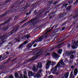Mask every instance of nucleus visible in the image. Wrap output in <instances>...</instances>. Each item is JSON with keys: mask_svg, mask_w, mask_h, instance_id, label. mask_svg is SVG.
<instances>
[{"mask_svg": "<svg viewBox=\"0 0 78 78\" xmlns=\"http://www.w3.org/2000/svg\"><path fill=\"white\" fill-rule=\"evenodd\" d=\"M8 58V56H6V55H4V56H2V60H5V59H6Z\"/></svg>", "mask_w": 78, "mask_h": 78, "instance_id": "27", "label": "nucleus"}, {"mask_svg": "<svg viewBox=\"0 0 78 78\" xmlns=\"http://www.w3.org/2000/svg\"><path fill=\"white\" fill-rule=\"evenodd\" d=\"M11 58H9L7 60V62H9V61H10L11 60Z\"/></svg>", "mask_w": 78, "mask_h": 78, "instance_id": "44", "label": "nucleus"}, {"mask_svg": "<svg viewBox=\"0 0 78 78\" xmlns=\"http://www.w3.org/2000/svg\"><path fill=\"white\" fill-rule=\"evenodd\" d=\"M42 53V52L41 51H39L36 54H35L36 56H34L33 58H30L29 60H28V62H31V61H34V60H36V59L38 58V57L39 56V55L40 54Z\"/></svg>", "mask_w": 78, "mask_h": 78, "instance_id": "4", "label": "nucleus"}, {"mask_svg": "<svg viewBox=\"0 0 78 78\" xmlns=\"http://www.w3.org/2000/svg\"><path fill=\"white\" fill-rule=\"evenodd\" d=\"M10 2V1L9 0H6L5 1V4H7V3H8V2Z\"/></svg>", "mask_w": 78, "mask_h": 78, "instance_id": "42", "label": "nucleus"}, {"mask_svg": "<svg viewBox=\"0 0 78 78\" xmlns=\"http://www.w3.org/2000/svg\"><path fill=\"white\" fill-rule=\"evenodd\" d=\"M73 0H69L68 1V3L69 5H70V4H72V3H73Z\"/></svg>", "mask_w": 78, "mask_h": 78, "instance_id": "33", "label": "nucleus"}, {"mask_svg": "<svg viewBox=\"0 0 78 78\" xmlns=\"http://www.w3.org/2000/svg\"><path fill=\"white\" fill-rule=\"evenodd\" d=\"M71 9V5H70L69 6H68L66 8V10L67 11H69Z\"/></svg>", "mask_w": 78, "mask_h": 78, "instance_id": "32", "label": "nucleus"}, {"mask_svg": "<svg viewBox=\"0 0 78 78\" xmlns=\"http://www.w3.org/2000/svg\"><path fill=\"white\" fill-rule=\"evenodd\" d=\"M43 1H44L43 0H39L38 1H37L36 3H34L32 5V6H34V5L36 4H41V3H42L43 2Z\"/></svg>", "mask_w": 78, "mask_h": 78, "instance_id": "15", "label": "nucleus"}, {"mask_svg": "<svg viewBox=\"0 0 78 78\" xmlns=\"http://www.w3.org/2000/svg\"><path fill=\"white\" fill-rule=\"evenodd\" d=\"M16 59H17V58H14V59L12 60H11V61H12V62H13V61H16Z\"/></svg>", "mask_w": 78, "mask_h": 78, "instance_id": "50", "label": "nucleus"}, {"mask_svg": "<svg viewBox=\"0 0 78 78\" xmlns=\"http://www.w3.org/2000/svg\"><path fill=\"white\" fill-rule=\"evenodd\" d=\"M27 43L28 41H24L23 43H22L18 47V49H20V48H22V46L23 45H26V44H27Z\"/></svg>", "mask_w": 78, "mask_h": 78, "instance_id": "10", "label": "nucleus"}, {"mask_svg": "<svg viewBox=\"0 0 78 78\" xmlns=\"http://www.w3.org/2000/svg\"><path fill=\"white\" fill-rule=\"evenodd\" d=\"M36 67L37 68V69H41V68H42V63L41 62L38 63L37 65V66Z\"/></svg>", "mask_w": 78, "mask_h": 78, "instance_id": "17", "label": "nucleus"}, {"mask_svg": "<svg viewBox=\"0 0 78 78\" xmlns=\"http://www.w3.org/2000/svg\"><path fill=\"white\" fill-rule=\"evenodd\" d=\"M44 38V37L43 36V35H41L39 38L38 39H37L34 41H32L30 44H28L27 45V49H30L31 48V47L33 46L35 43H37L39 42H41L42 41V39Z\"/></svg>", "mask_w": 78, "mask_h": 78, "instance_id": "3", "label": "nucleus"}, {"mask_svg": "<svg viewBox=\"0 0 78 78\" xmlns=\"http://www.w3.org/2000/svg\"><path fill=\"white\" fill-rule=\"evenodd\" d=\"M53 0H52L50 2V4H53Z\"/></svg>", "mask_w": 78, "mask_h": 78, "instance_id": "60", "label": "nucleus"}, {"mask_svg": "<svg viewBox=\"0 0 78 78\" xmlns=\"http://www.w3.org/2000/svg\"><path fill=\"white\" fill-rule=\"evenodd\" d=\"M20 5V4H19L17 6V7H19L18 8V9H19V11H23L24 9H24V7H22V5L19 6Z\"/></svg>", "mask_w": 78, "mask_h": 78, "instance_id": "14", "label": "nucleus"}, {"mask_svg": "<svg viewBox=\"0 0 78 78\" xmlns=\"http://www.w3.org/2000/svg\"><path fill=\"white\" fill-rule=\"evenodd\" d=\"M38 28H39V27H37L36 28H35V29L33 31L34 32H36V31H37V29H38Z\"/></svg>", "mask_w": 78, "mask_h": 78, "instance_id": "35", "label": "nucleus"}, {"mask_svg": "<svg viewBox=\"0 0 78 78\" xmlns=\"http://www.w3.org/2000/svg\"><path fill=\"white\" fill-rule=\"evenodd\" d=\"M51 66H52V67H53V66H55V65H56V62H51Z\"/></svg>", "mask_w": 78, "mask_h": 78, "instance_id": "26", "label": "nucleus"}, {"mask_svg": "<svg viewBox=\"0 0 78 78\" xmlns=\"http://www.w3.org/2000/svg\"><path fill=\"white\" fill-rule=\"evenodd\" d=\"M19 26H17L15 28V30H12L10 33H9V34L7 35V36L6 35H1L0 36V47L2 46V45L6 41L5 40V39H6L8 36H11L12 34H14V32H17L18 30H19Z\"/></svg>", "mask_w": 78, "mask_h": 78, "instance_id": "1", "label": "nucleus"}, {"mask_svg": "<svg viewBox=\"0 0 78 78\" xmlns=\"http://www.w3.org/2000/svg\"><path fill=\"white\" fill-rule=\"evenodd\" d=\"M11 18H9L7 20H6L4 23H1L0 24V27H1V26H3V25H5V24H7L8 23H9V22L11 21Z\"/></svg>", "mask_w": 78, "mask_h": 78, "instance_id": "11", "label": "nucleus"}, {"mask_svg": "<svg viewBox=\"0 0 78 78\" xmlns=\"http://www.w3.org/2000/svg\"><path fill=\"white\" fill-rule=\"evenodd\" d=\"M15 76L16 78H18L19 76V73H15Z\"/></svg>", "mask_w": 78, "mask_h": 78, "instance_id": "28", "label": "nucleus"}, {"mask_svg": "<svg viewBox=\"0 0 78 78\" xmlns=\"http://www.w3.org/2000/svg\"><path fill=\"white\" fill-rule=\"evenodd\" d=\"M9 28V26L7 25V26L4 29L5 30H7Z\"/></svg>", "mask_w": 78, "mask_h": 78, "instance_id": "40", "label": "nucleus"}, {"mask_svg": "<svg viewBox=\"0 0 78 78\" xmlns=\"http://www.w3.org/2000/svg\"><path fill=\"white\" fill-rule=\"evenodd\" d=\"M43 36H44V38H47V35L44 36V35L42 34Z\"/></svg>", "mask_w": 78, "mask_h": 78, "instance_id": "58", "label": "nucleus"}, {"mask_svg": "<svg viewBox=\"0 0 78 78\" xmlns=\"http://www.w3.org/2000/svg\"><path fill=\"white\" fill-rule=\"evenodd\" d=\"M9 78H14V77H13V76L12 75H10L9 76Z\"/></svg>", "mask_w": 78, "mask_h": 78, "instance_id": "47", "label": "nucleus"}, {"mask_svg": "<svg viewBox=\"0 0 78 78\" xmlns=\"http://www.w3.org/2000/svg\"><path fill=\"white\" fill-rule=\"evenodd\" d=\"M18 4V3H17V1L15 3H13V7L14 6H16V5H17V4Z\"/></svg>", "mask_w": 78, "mask_h": 78, "instance_id": "31", "label": "nucleus"}, {"mask_svg": "<svg viewBox=\"0 0 78 78\" xmlns=\"http://www.w3.org/2000/svg\"><path fill=\"white\" fill-rule=\"evenodd\" d=\"M23 77H24V78H28V77L27 76L25 75H24Z\"/></svg>", "mask_w": 78, "mask_h": 78, "instance_id": "63", "label": "nucleus"}, {"mask_svg": "<svg viewBox=\"0 0 78 78\" xmlns=\"http://www.w3.org/2000/svg\"><path fill=\"white\" fill-rule=\"evenodd\" d=\"M78 41H75L71 45V48L73 49H75L78 46Z\"/></svg>", "mask_w": 78, "mask_h": 78, "instance_id": "7", "label": "nucleus"}, {"mask_svg": "<svg viewBox=\"0 0 78 78\" xmlns=\"http://www.w3.org/2000/svg\"><path fill=\"white\" fill-rule=\"evenodd\" d=\"M77 21H78V20L76 19L75 20H74L73 22V25H75V24H76V23L77 22Z\"/></svg>", "mask_w": 78, "mask_h": 78, "instance_id": "29", "label": "nucleus"}, {"mask_svg": "<svg viewBox=\"0 0 78 78\" xmlns=\"http://www.w3.org/2000/svg\"><path fill=\"white\" fill-rule=\"evenodd\" d=\"M42 69H40L39 71H38V72L40 73H41V72H42Z\"/></svg>", "mask_w": 78, "mask_h": 78, "instance_id": "54", "label": "nucleus"}, {"mask_svg": "<svg viewBox=\"0 0 78 78\" xmlns=\"http://www.w3.org/2000/svg\"><path fill=\"white\" fill-rule=\"evenodd\" d=\"M51 61L50 60H48L47 61L46 64V69H48L50 68V66L51 65Z\"/></svg>", "mask_w": 78, "mask_h": 78, "instance_id": "9", "label": "nucleus"}, {"mask_svg": "<svg viewBox=\"0 0 78 78\" xmlns=\"http://www.w3.org/2000/svg\"><path fill=\"white\" fill-rule=\"evenodd\" d=\"M78 3V0H76V2H75L73 4L74 5H76V4H77Z\"/></svg>", "mask_w": 78, "mask_h": 78, "instance_id": "37", "label": "nucleus"}, {"mask_svg": "<svg viewBox=\"0 0 78 78\" xmlns=\"http://www.w3.org/2000/svg\"><path fill=\"white\" fill-rule=\"evenodd\" d=\"M66 16V14H63L60 15L58 17V20H60V19H61V18L62 17H64V16Z\"/></svg>", "mask_w": 78, "mask_h": 78, "instance_id": "23", "label": "nucleus"}, {"mask_svg": "<svg viewBox=\"0 0 78 78\" xmlns=\"http://www.w3.org/2000/svg\"><path fill=\"white\" fill-rule=\"evenodd\" d=\"M34 10V9H30V11H31V12H32V11H33Z\"/></svg>", "mask_w": 78, "mask_h": 78, "instance_id": "61", "label": "nucleus"}, {"mask_svg": "<svg viewBox=\"0 0 78 78\" xmlns=\"http://www.w3.org/2000/svg\"><path fill=\"white\" fill-rule=\"evenodd\" d=\"M70 37V36L69 35H67L66 37V39H68V38H69Z\"/></svg>", "mask_w": 78, "mask_h": 78, "instance_id": "53", "label": "nucleus"}, {"mask_svg": "<svg viewBox=\"0 0 78 78\" xmlns=\"http://www.w3.org/2000/svg\"><path fill=\"white\" fill-rule=\"evenodd\" d=\"M60 63H61V64H62V65H64V62H63V61L62 60H60Z\"/></svg>", "mask_w": 78, "mask_h": 78, "instance_id": "34", "label": "nucleus"}, {"mask_svg": "<svg viewBox=\"0 0 78 78\" xmlns=\"http://www.w3.org/2000/svg\"><path fill=\"white\" fill-rule=\"evenodd\" d=\"M28 75L29 76H32L33 75V74L32 71H30L28 73Z\"/></svg>", "mask_w": 78, "mask_h": 78, "instance_id": "22", "label": "nucleus"}, {"mask_svg": "<svg viewBox=\"0 0 78 78\" xmlns=\"http://www.w3.org/2000/svg\"><path fill=\"white\" fill-rule=\"evenodd\" d=\"M52 56H54V58H58V56H59L55 52H54L52 53Z\"/></svg>", "mask_w": 78, "mask_h": 78, "instance_id": "20", "label": "nucleus"}, {"mask_svg": "<svg viewBox=\"0 0 78 78\" xmlns=\"http://www.w3.org/2000/svg\"><path fill=\"white\" fill-rule=\"evenodd\" d=\"M62 52V49H59L57 51V53L59 55L61 54Z\"/></svg>", "mask_w": 78, "mask_h": 78, "instance_id": "21", "label": "nucleus"}, {"mask_svg": "<svg viewBox=\"0 0 78 78\" xmlns=\"http://www.w3.org/2000/svg\"><path fill=\"white\" fill-rule=\"evenodd\" d=\"M10 56H12V58H14L15 57V54L14 53H13Z\"/></svg>", "mask_w": 78, "mask_h": 78, "instance_id": "41", "label": "nucleus"}, {"mask_svg": "<svg viewBox=\"0 0 78 78\" xmlns=\"http://www.w3.org/2000/svg\"><path fill=\"white\" fill-rule=\"evenodd\" d=\"M7 63V62H5L1 66V69H3V68H4V67H5V64H6Z\"/></svg>", "mask_w": 78, "mask_h": 78, "instance_id": "25", "label": "nucleus"}, {"mask_svg": "<svg viewBox=\"0 0 78 78\" xmlns=\"http://www.w3.org/2000/svg\"><path fill=\"white\" fill-rule=\"evenodd\" d=\"M27 39H29V38H30V36L29 35H28L27 36Z\"/></svg>", "mask_w": 78, "mask_h": 78, "instance_id": "64", "label": "nucleus"}, {"mask_svg": "<svg viewBox=\"0 0 78 78\" xmlns=\"http://www.w3.org/2000/svg\"><path fill=\"white\" fill-rule=\"evenodd\" d=\"M20 78H23V74H21L20 75Z\"/></svg>", "mask_w": 78, "mask_h": 78, "instance_id": "56", "label": "nucleus"}, {"mask_svg": "<svg viewBox=\"0 0 78 78\" xmlns=\"http://www.w3.org/2000/svg\"><path fill=\"white\" fill-rule=\"evenodd\" d=\"M73 58H74V55H71L70 56V58L72 59H73Z\"/></svg>", "mask_w": 78, "mask_h": 78, "instance_id": "36", "label": "nucleus"}, {"mask_svg": "<svg viewBox=\"0 0 78 78\" xmlns=\"http://www.w3.org/2000/svg\"><path fill=\"white\" fill-rule=\"evenodd\" d=\"M75 66H71V68L72 69H74V68H75Z\"/></svg>", "mask_w": 78, "mask_h": 78, "instance_id": "49", "label": "nucleus"}, {"mask_svg": "<svg viewBox=\"0 0 78 78\" xmlns=\"http://www.w3.org/2000/svg\"><path fill=\"white\" fill-rule=\"evenodd\" d=\"M70 75H73V72L72 71L70 73Z\"/></svg>", "mask_w": 78, "mask_h": 78, "instance_id": "62", "label": "nucleus"}, {"mask_svg": "<svg viewBox=\"0 0 78 78\" xmlns=\"http://www.w3.org/2000/svg\"><path fill=\"white\" fill-rule=\"evenodd\" d=\"M57 3H58V2L57 1H55L54 3H53V4H54V5H56L57 4Z\"/></svg>", "mask_w": 78, "mask_h": 78, "instance_id": "52", "label": "nucleus"}, {"mask_svg": "<svg viewBox=\"0 0 78 78\" xmlns=\"http://www.w3.org/2000/svg\"><path fill=\"white\" fill-rule=\"evenodd\" d=\"M8 13H9V10L6 11L4 13L0 15V18H2V17H4V16H6V14H8Z\"/></svg>", "mask_w": 78, "mask_h": 78, "instance_id": "13", "label": "nucleus"}, {"mask_svg": "<svg viewBox=\"0 0 78 78\" xmlns=\"http://www.w3.org/2000/svg\"><path fill=\"white\" fill-rule=\"evenodd\" d=\"M78 69L76 68L74 69V75L75 76H76V75L78 74Z\"/></svg>", "mask_w": 78, "mask_h": 78, "instance_id": "18", "label": "nucleus"}, {"mask_svg": "<svg viewBox=\"0 0 78 78\" xmlns=\"http://www.w3.org/2000/svg\"><path fill=\"white\" fill-rule=\"evenodd\" d=\"M67 23V22H65L64 23H63L62 24V26H64V25H66V23Z\"/></svg>", "mask_w": 78, "mask_h": 78, "instance_id": "45", "label": "nucleus"}, {"mask_svg": "<svg viewBox=\"0 0 78 78\" xmlns=\"http://www.w3.org/2000/svg\"><path fill=\"white\" fill-rule=\"evenodd\" d=\"M32 69L34 72H37L38 70V68H37V67H36V66L34 65Z\"/></svg>", "mask_w": 78, "mask_h": 78, "instance_id": "16", "label": "nucleus"}, {"mask_svg": "<svg viewBox=\"0 0 78 78\" xmlns=\"http://www.w3.org/2000/svg\"><path fill=\"white\" fill-rule=\"evenodd\" d=\"M50 25H51V26L49 28H47L45 30V31H47L44 34V35H47V34L48 33H50V32H51V31H52V30H53V29L54 28V27L55 26V25H54L53 26V27L51 28V29H50L49 30H49V29H50V28L51 27H52V26H53V24H51Z\"/></svg>", "mask_w": 78, "mask_h": 78, "instance_id": "6", "label": "nucleus"}, {"mask_svg": "<svg viewBox=\"0 0 78 78\" xmlns=\"http://www.w3.org/2000/svg\"><path fill=\"white\" fill-rule=\"evenodd\" d=\"M54 48H51L50 49V51H53V50H54Z\"/></svg>", "mask_w": 78, "mask_h": 78, "instance_id": "59", "label": "nucleus"}, {"mask_svg": "<svg viewBox=\"0 0 78 78\" xmlns=\"http://www.w3.org/2000/svg\"><path fill=\"white\" fill-rule=\"evenodd\" d=\"M78 13V11H76L75 12V14L74 16L72 17V19L73 20H76V18L78 17V14L77 13Z\"/></svg>", "mask_w": 78, "mask_h": 78, "instance_id": "12", "label": "nucleus"}, {"mask_svg": "<svg viewBox=\"0 0 78 78\" xmlns=\"http://www.w3.org/2000/svg\"><path fill=\"white\" fill-rule=\"evenodd\" d=\"M40 76H40V74H37L35 76V78H39Z\"/></svg>", "mask_w": 78, "mask_h": 78, "instance_id": "30", "label": "nucleus"}, {"mask_svg": "<svg viewBox=\"0 0 78 78\" xmlns=\"http://www.w3.org/2000/svg\"><path fill=\"white\" fill-rule=\"evenodd\" d=\"M76 53V50H71L70 51H66V55H67V56H70L71 55H73V54H75V53Z\"/></svg>", "mask_w": 78, "mask_h": 78, "instance_id": "5", "label": "nucleus"}, {"mask_svg": "<svg viewBox=\"0 0 78 78\" xmlns=\"http://www.w3.org/2000/svg\"><path fill=\"white\" fill-rule=\"evenodd\" d=\"M42 12H43V11L41 10L39 12V14L36 16L35 19H32L28 22L29 23H31L33 22L32 24V25L30 27V30H31L34 28V25L37 23V21H36V19H39L41 17V14Z\"/></svg>", "mask_w": 78, "mask_h": 78, "instance_id": "2", "label": "nucleus"}, {"mask_svg": "<svg viewBox=\"0 0 78 78\" xmlns=\"http://www.w3.org/2000/svg\"><path fill=\"white\" fill-rule=\"evenodd\" d=\"M2 56H3L2 55L0 56V62H1V61H2V59H1L2 58Z\"/></svg>", "mask_w": 78, "mask_h": 78, "instance_id": "51", "label": "nucleus"}, {"mask_svg": "<svg viewBox=\"0 0 78 78\" xmlns=\"http://www.w3.org/2000/svg\"><path fill=\"white\" fill-rule=\"evenodd\" d=\"M71 47V44H68L67 45V47L68 48H70Z\"/></svg>", "mask_w": 78, "mask_h": 78, "instance_id": "39", "label": "nucleus"}, {"mask_svg": "<svg viewBox=\"0 0 78 78\" xmlns=\"http://www.w3.org/2000/svg\"><path fill=\"white\" fill-rule=\"evenodd\" d=\"M69 78H75V76L73 75H70Z\"/></svg>", "mask_w": 78, "mask_h": 78, "instance_id": "43", "label": "nucleus"}, {"mask_svg": "<svg viewBox=\"0 0 78 78\" xmlns=\"http://www.w3.org/2000/svg\"><path fill=\"white\" fill-rule=\"evenodd\" d=\"M69 73H66L64 74V76L65 78H67L69 77Z\"/></svg>", "mask_w": 78, "mask_h": 78, "instance_id": "24", "label": "nucleus"}, {"mask_svg": "<svg viewBox=\"0 0 78 78\" xmlns=\"http://www.w3.org/2000/svg\"><path fill=\"white\" fill-rule=\"evenodd\" d=\"M49 12H50L49 11H47V12H46L44 13V15L45 16H46V15H47V14H48V13Z\"/></svg>", "mask_w": 78, "mask_h": 78, "instance_id": "38", "label": "nucleus"}, {"mask_svg": "<svg viewBox=\"0 0 78 78\" xmlns=\"http://www.w3.org/2000/svg\"><path fill=\"white\" fill-rule=\"evenodd\" d=\"M36 46H37V44H35L33 45V47H35Z\"/></svg>", "mask_w": 78, "mask_h": 78, "instance_id": "57", "label": "nucleus"}, {"mask_svg": "<svg viewBox=\"0 0 78 78\" xmlns=\"http://www.w3.org/2000/svg\"><path fill=\"white\" fill-rule=\"evenodd\" d=\"M59 66H60V64L58 63L54 68H52L51 69V72H53V73H54L55 72H56V71H57V68L59 67Z\"/></svg>", "mask_w": 78, "mask_h": 78, "instance_id": "8", "label": "nucleus"}, {"mask_svg": "<svg viewBox=\"0 0 78 78\" xmlns=\"http://www.w3.org/2000/svg\"><path fill=\"white\" fill-rule=\"evenodd\" d=\"M25 0H22V2H20V4H21L22 3H23V2H25Z\"/></svg>", "mask_w": 78, "mask_h": 78, "instance_id": "55", "label": "nucleus"}, {"mask_svg": "<svg viewBox=\"0 0 78 78\" xmlns=\"http://www.w3.org/2000/svg\"><path fill=\"white\" fill-rule=\"evenodd\" d=\"M58 29H56V30H55L54 31L52 32V35H54V36H55L56 33H58Z\"/></svg>", "mask_w": 78, "mask_h": 78, "instance_id": "19", "label": "nucleus"}, {"mask_svg": "<svg viewBox=\"0 0 78 78\" xmlns=\"http://www.w3.org/2000/svg\"><path fill=\"white\" fill-rule=\"evenodd\" d=\"M53 76L52 75H51L50 76H49L48 77V78H53Z\"/></svg>", "mask_w": 78, "mask_h": 78, "instance_id": "48", "label": "nucleus"}, {"mask_svg": "<svg viewBox=\"0 0 78 78\" xmlns=\"http://www.w3.org/2000/svg\"><path fill=\"white\" fill-rule=\"evenodd\" d=\"M64 43H65V42H64L61 43L59 44L58 45H60V46L62 45V44H64Z\"/></svg>", "mask_w": 78, "mask_h": 78, "instance_id": "46", "label": "nucleus"}]
</instances>
